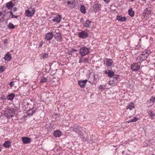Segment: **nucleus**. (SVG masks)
I'll return each mask as SVG.
<instances>
[{
  "mask_svg": "<svg viewBox=\"0 0 155 155\" xmlns=\"http://www.w3.org/2000/svg\"><path fill=\"white\" fill-rule=\"evenodd\" d=\"M129 15L131 17H133L134 16V12L132 10V8H130L128 11Z\"/></svg>",
  "mask_w": 155,
  "mask_h": 155,
  "instance_id": "obj_26",
  "label": "nucleus"
},
{
  "mask_svg": "<svg viewBox=\"0 0 155 155\" xmlns=\"http://www.w3.org/2000/svg\"><path fill=\"white\" fill-rule=\"evenodd\" d=\"M61 132L60 130H57L53 133V135L56 137H59L61 135Z\"/></svg>",
  "mask_w": 155,
  "mask_h": 155,
  "instance_id": "obj_16",
  "label": "nucleus"
},
{
  "mask_svg": "<svg viewBox=\"0 0 155 155\" xmlns=\"http://www.w3.org/2000/svg\"><path fill=\"white\" fill-rule=\"evenodd\" d=\"M71 51H72L73 53H74V52H75V53L77 52L78 51L76 49H74V48L72 49Z\"/></svg>",
  "mask_w": 155,
  "mask_h": 155,
  "instance_id": "obj_40",
  "label": "nucleus"
},
{
  "mask_svg": "<svg viewBox=\"0 0 155 155\" xmlns=\"http://www.w3.org/2000/svg\"><path fill=\"white\" fill-rule=\"evenodd\" d=\"M61 19V17L60 15H57L53 19V21L56 23H59Z\"/></svg>",
  "mask_w": 155,
  "mask_h": 155,
  "instance_id": "obj_15",
  "label": "nucleus"
},
{
  "mask_svg": "<svg viewBox=\"0 0 155 155\" xmlns=\"http://www.w3.org/2000/svg\"><path fill=\"white\" fill-rule=\"evenodd\" d=\"M70 130L71 131L75 132L78 134L81 132L83 130L82 128L80 126L76 124H74L72 127L70 128Z\"/></svg>",
  "mask_w": 155,
  "mask_h": 155,
  "instance_id": "obj_2",
  "label": "nucleus"
},
{
  "mask_svg": "<svg viewBox=\"0 0 155 155\" xmlns=\"http://www.w3.org/2000/svg\"><path fill=\"white\" fill-rule=\"evenodd\" d=\"M22 141L24 144H28L30 142V138L28 137H22Z\"/></svg>",
  "mask_w": 155,
  "mask_h": 155,
  "instance_id": "obj_17",
  "label": "nucleus"
},
{
  "mask_svg": "<svg viewBox=\"0 0 155 155\" xmlns=\"http://www.w3.org/2000/svg\"><path fill=\"white\" fill-rule=\"evenodd\" d=\"M82 132H81L79 134H78L79 136L82 139H83L84 138V137H83V134H82Z\"/></svg>",
  "mask_w": 155,
  "mask_h": 155,
  "instance_id": "obj_39",
  "label": "nucleus"
},
{
  "mask_svg": "<svg viewBox=\"0 0 155 155\" xmlns=\"http://www.w3.org/2000/svg\"><path fill=\"white\" fill-rule=\"evenodd\" d=\"M138 63H135L132 64L131 66V69L133 71H137L139 70L140 65L138 64Z\"/></svg>",
  "mask_w": 155,
  "mask_h": 155,
  "instance_id": "obj_7",
  "label": "nucleus"
},
{
  "mask_svg": "<svg viewBox=\"0 0 155 155\" xmlns=\"http://www.w3.org/2000/svg\"><path fill=\"white\" fill-rule=\"evenodd\" d=\"M5 67L4 66H2L0 67V72H2L4 71Z\"/></svg>",
  "mask_w": 155,
  "mask_h": 155,
  "instance_id": "obj_36",
  "label": "nucleus"
},
{
  "mask_svg": "<svg viewBox=\"0 0 155 155\" xmlns=\"http://www.w3.org/2000/svg\"><path fill=\"white\" fill-rule=\"evenodd\" d=\"M54 35H58L61 33L58 30H55L54 32Z\"/></svg>",
  "mask_w": 155,
  "mask_h": 155,
  "instance_id": "obj_35",
  "label": "nucleus"
},
{
  "mask_svg": "<svg viewBox=\"0 0 155 155\" xmlns=\"http://www.w3.org/2000/svg\"><path fill=\"white\" fill-rule=\"evenodd\" d=\"M131 1L133 2L134 1V0H130Z\"/></svg>",
  "mask_w": 155,
  "mask_h": 155,
  "instance_id": "obj_54",
  "label": "nucleus"
},
{
  "mask_svg": "<svg viewBox=\"0 0 155 155\" xmlns=\"http://www.w3.org/2000/svg\"><path fill=\"white\" fill-rule=\"evenodd\" d=\"M14 5L15 4H13L12 1H10L7 3L6 7L9 9H11Z\"/></svg>",
  "mask_w": 155,
  "mask_h": 155,
  "instance_id": "obj_19",
  "label": "nucleus"
},
{
  "mask_svg": "<svg viewBox=\"0 0 155 155\" xmlns=\"http://www.w3.org/2000/svg\"><path fill=\"white\" fill-rule=\"evenodd\" d=\"M75 0H69L68 2V4H73Z\"/></svg>",
  "mask_w": 155,
  "mask_h": 155,
  "instance_id": "obj_33",
  "label": "nucleus"
},
{
  "mask_svg": "<svg viewBox=\"0 0 155 155\" xmlns=\"http://www.w3.org/2000/svg\"><path fill=\"white\" fill-rule=\"evenodd\" d=\"M1 151V148L0 147V152Z\"/></svg>",
  "mask_w": 155,
  "mask_h": 155,
  "instance_id": "obj_55",
  "label": "nucleus"
},
{
  "mask_svg": "<svg viewBox=\"0 0 155 155\" xmlns=\"http://www.w3.org/2000/svg\"><path fill=\"white\" fill-rule=\"evenodd\" d=\"M115 81L114 80V78H113V80H110V81H109V83H110H110H111V81H113L114 82H115Z\"/></svg>",
  "mask_w": 155,
  "mask_h": 155,
  "instance_id": "obj_51",
  "label": "nucleus"
},
{
  "mask_svg": "<svg viewBox=\"0 0 155 155\" xmlns=\"http://www.w3.org/2000/svg\"><path fill=\"white\" fill-rule=\"evenodd\" d=\"M150 101L153 103L155 102V97H152L150 98Z\"/></svg>",
  "mask_w": 155,
  "mask_h": 155,
  "instance_id": "obj_34",
  "label": "nucleus"
},
{
  "mask_svg": "<svg viewBox=\"0 0 155 155\" xmlns=\"http://www.w3.org/2000/svg\"><path fill=\"white\" fill-rule=\"evenodd\" d=\"M10 15L9 16V17L6 19V20H8V19L10 17Z\"/></svg>",
  "mask_w": 155,
  "mask_h": 155,
  "instance_id": "obj_53",
  "label": "nucleus"
},
{
  "mask_svg": "<svg viewBox=\"0 0 155 155\" xmlns=\"http://www.w3.org/2000/svg\"><path fill=\"white\" fill-rule=\"evenodd\" d=\"M36 109L37 108L36 107H33L27 111V114L29 115L32 116L35 112Z\"/></svg>",
  "mask_w": 155,
  "mask_h": 155,
  "instance_id": "obj_9",
  "label": "nucleus"
},
{
  "mask_svg": "<svg viewBox=\"0 0 155 155\" xmlns=\"http://www.w3.org/2000/svg\"><path fill=\"white\" fill-rule=\"evenodd\" d=\"M148 114L149 115L152 117H153L155 116V114L153 113V112L152 111H149Z\"/></svg>",
  "mask_w": 155,
  "mask_h": 155,
  "instance_id": "obj_31",
  "label": "nucleus"
},
{
  "mask_svg": "<svg viewBox=\"0 0 155 155\" xmlns=\"http://www.w3.org/2000/svg\"><path fill=\"white\" fill-rule=\"evenodd\" d=\"M104 63L107 67H108L112 66L113 61L111 59L106 58L105 61L104 62Z\"/></svg>",
  "mask_w": 155,
  "mask_h": 155,
  "instance_id": "obj_8",
  "label": "nucleus"
},
{
  "mask_svg": "<svg viewBox=\"0 0 155 155\" xmlns=\"http://www.w3.org/2000/svg\"><path fill=\"white\" fill-rule=\"evenodd\" d=\"M6 15V14H3V15L2 16V19H3L5 17V16Z\"/></svg>",
  "mask_w": 155,
  "mask_h": 155,
  "instance_id": "obj_49",
  "label": "nucleus"
},
{
  "mask_svg": "<svg viewBox=\"0 0 155 155\" xmlns=\"http://www.w3.org/2000/svg\"><path fill=\"white\" fill-rule=\"evenodd\" d=\"M151 10L149 9L148 8H146L143 13V14L144 16L145 17H147L150 14Z\"/></svg>",
  "mask_w": 155,
  "mask_h": 155,
  "instance_id": "obj_14",
  "label": "nucleus"
},
{
  "mask_svg": "<svg viewBox=\"0 0 155 155\" xmlns=\"http://www.w3.org/2000/svg\"><path fill=\"white\" fill-rule=\"evenodd\" d=\"M35 12V10L34 8H30L26 11L25 14L27 16L31 17L34 14Z\"/></svg>",
  "mask_w": 155,
  "mask_h": 155,
  "instance_id": "obj_5",
  "label": "nucleus"
},
{
  "mask_svg": "<svg viewBox=\"0 0 155 155\" xmlns=\"http://www.w3.org/2000/svg\"><path fill=\"white\" fill-rule=\"evenodd\" d=\"M1 20V19L0 18V20Z\"/></svg>",
  "mask_w": 155,
  "mask_h": 155,
  "instance_id": "obj_57",
  "label": "nucleus"
},
{
  "mask_svg": "<svg viewBox=\"0 0 155 155\" xmlns=\"http://www.w3.org/2000/svg\"><path fill=\"white\" fill-rule=\"evenodd\" d=\"M42 45H43V42H41L40 44L39 45V47H41Z\"/></svg>",
  "mask_w": 155,
  "mask_h": 155,
  "instance_id": "obj_50",
  "label": "nucleus"
},
{
  "mask_svg": "<svg viewBox=\"0 0 155 155\" xmlns=\"http://www.w3.org/2000/svg\"><path fill=\"white\" fill-rule=\"evenodd\" d=\"M104 73L106 74H108V76L110 78L112 77L114 75V72L110 70H106L105 71Z\"/></svg>",
  "mask_w": 155,
  "mask_h": 155,
  "instance_id": "obj_18",
  "label": "nucleus"
},
{
  "mask_svg": "<svg viewBox=\"0 0 155 155\" xmlns=\"http://www.w3.org/2000/svg\"><path fill=\"white\" fill-rule=\"evenodd\" d=\"M15 111L13 109H7L5 111V116L7 118H10L13 116Z\"/></svg>",
  "mask_w": 155,
  "mask_h": 155,
  "instance_id": "obj_3",
  "label": "nucleus"
},
{
  "mask_svg": "<svg viewBox=\"0 0 155 155\" xmlns=\"http://www.w3.org/2000/svg\"><path fill=\"white\" fill-rule=\"evenodd\" d=\"M79 38H85L88 36V34L87 32L85 31H82L78 34Z\"/></svg>",
  "mask_w": 155,
  "mask_h": 155,
  "instance_id": "obj_6",
  "label": "nucleus"
},
{
  "mask_svg": "<svg viewBox=\"0 0 155 155\" xmlns=\"http://www.w3.org/2000/svg\"><path fill=\"white\" fill-rule=\"evenodd\" d=\"M68 0V1L69 0Z\"/></svg>",
  "mask_w": 155,
  "mask_h": 155,
  "instance_id": "obj_59",
  "label": "nucleus"
},
{
  "mask_svg": "<svg viewBox=\"0 0 155 155\" xmlns=\"http://www.w3.org/2000/svg\"><path fill=\"white\" fill-rule=\"evenodd\" d=\"M110 0H104V1L106 3H108L109 2Z\"/></svg>",
  "mask_w": 155,
  "mask_h": 155,
  "instance_id": "obj_47",
  "label": "nucleus"
},
{
  "mask_svg": "<svg viewBox=\"0 0 155 155\" xmlns=\"http://www.w3.org/2000/svg\"><path fill=\"white\" fill-rule=\"evenodd\" d=\"M12 58V57L9 52H7L4 58L5 60L7 61H10L11 59Z\"/></svg>",
  "mask_w": 155,
  "mask_h": 155,
  "instance_id": "obj_21",
  "label": "nucleus"
},
{
  "mask_svg": "<svg viewBox=\"0 0 155 155\" xmlns=\"http://www.w3.org/2000/svg\"><path fill=\"white\" fill-rule=\"evenodd\" d=\"M84 62H87V63H89L88 59L87 58H84Z\"/></svg>",
  "mask_w": 155,
  "mask_h": 155,
  "instance_id": "obj_41",
  "label": "nucleus"
},
{
  "mask_svg": "<svg viewBox=\"0 0 155 155\" xmlns=\"http://www.w3.org/2000/svg\"><path fill=\"white\" fill-rule=\"evenodd\" d=\"M48 80V78L44 77H42L41 78L40 83H43L46 82Z\"/></svg>",
  "mask_w": 155,
  "mask_h": 155,
  "instance_id": "obj_27",
  "label": "nucleus"
},
{
  "mask_svg": "<svg viewBox=\"0 0 155 155\" xmlns=\"http://www.w3.org/2000/svg\"><path fill=\"white\" fill-rule=\"evenodd\" d=\"M150 53V52L149 51H145L141 55L137 57L136 58V61L137 63H141L146 59Z\"/></svg>",
  "mask_w": 155,
  "mask_h": 155,
  "instance_id": "obj_1",
  "label": "nucleus"
},
{
  "mask_svg": "<svg viewBox=\"0 0 155 155\" xmlns=\"http://www.w3.org/2000/svg\"><path fill=\"white\" fill-rule=\"evenodd\" d=\"M99 89L100 90L104 89L102 85H101L99 87Z\"/></svg>",
  "mask_w": 155,
  "mask_h": 155,
  "instance_id": "obj_43",
  "label": "nucleus"
},
{
  "mask_svg": "<svg viewBox=\"0 0 155 155\" xmlns=\"http://www.w3.org/2000/svg\"><path fill=\"white\" fill-rule=\"evenodd\" d=\"M53 35L52 32L48 33L45 35V39L47 41H50L52 38Z\"/></svg>",
  "mask_w": 155,
  "mask_h": 155,
  "instance_id": "obj_12",
  "label": "nucleus"
},
{
  "mask_svg": "<svg viewBox=\"0 0 155 155\" xmlns=\"http://www.w3.org/2000/svg\"><path fill=\"white\" fill-rule=\"evenodd\" d=\"M117 19L119 21H123L126 19V18L125 17H122L121 15H118L117 17Z\"/></svg>",
  "mask_w": 155,
  "mask_h": 155,
  "instance_id": "obj_22",
  "label": "nucleus"
},
{
  "mask_svg": "<svg viewBox=\"0 0 155 155\" xmlns=\"http://www.w3.org/2000/svg\"><path fill=\"white\" fill-rule=\"evenodd\" d=\"M17 8L16 7H14L13 8V11L15 12L17 11Z\"/></svg>",
  "mask_w": 155,
  "mask_h": 155,
  "instance_id": "obj_48",
  "label": "nucleus"
},
{
  "mask_svg": "<svg viewBox=\"0 0 155 155\" xmlns=\"http://www.w3.org/2000/svg\"><path fill=\"white\" fill-rule=\"evenodd\" d=\"M134 105L133 103L131 102L129 104L127 105V109H130V110H132L133 108H134Z\"/></svg>",
  "mask_w": 155,
  "mask_h": 155,
  "instance_id": "obj_24",
  "label": "nucleus"
},
{
  "mask_svg": "<svg viewBox=\"0 0 155 155\" xmlns=\"http://www.w3.org/2000/svg\"><path fill=\"white\" fill-rule=\"evenodd\" d=\"M8 27L9 29H13L15 26L12 23H10L8 24Z\"/></svg>",
  "mask_w": 155,
  "mask_h": 155,
  "instance_id": "obj_30",
  "label": "nucleus"
},
{
  "mask_svg": "<svg viewBox=\"0 0 155 155\" xmlns=\"http://www.w3.org/2000/svg\"><path fill=\"white\" fill-rule=\"evenodd\" d=\"M3 41L5 44H7L8 43V40L7 39H5Z\"/></svg>",
  "mask_w": 155,
  "mask_h": 155,
  "instance_id": "obj_44",
  "label": "nucleus"
},
{
  "mask_svg": "<svg viewBox=\"0 0 155 155\" xmlns=\"http://www.w3.org/2000/svg\"><path fill=\"white\" fill-rule=\"evenodd\" d=\"M91 21L89 20H87L83 23L84 26L86 27H89L91 26Z\"/></svg>",
  "mask_w": 155,
  "mask_h": 155,
  "instance_id": "obj_20",
  "label": "nucleus"
},
{
  "mask_svg": "<svg viewBox=\"0 0 155 155\" xmlns=\"http://www.w3.org/2000/svg\"><path fill=\"white\" fill-rule=\"evenodd\" d=\"M2 14V12H0V16H1Z\"/></svg>",
  "mask_w": 155,
  "mask_h": 155,
  "instance_id": "obj_52",
  "label": "nucleus"
},
{
  "mask_svg": "<svg viewBox=\"0 0 155 155\" xmlns=\"http://www.w3.org/2000/svg\"><path fill=\"white\" fill-rule=\"evenodd\" d=\"M138 120V119L135 117H134L133 119H131L130 120H129L128 121V123H130V122H135L137 121Z\"/></svg>",
  "mask_w": 155,
  "mask_h": 155,
  "instance_id": "obj_29",
  "label": "nucleus"
},
{
  "mask_svg": "<svg viewBox=\"0 0 155 155\" xmlns=\"http://www.w3.org/2000/svg\"><path fill=\"white\" fill-rule=\"evenodd\" d=\"M10 146V143L8 141H5L3 144V146L6 148H9Z\"/></svg>",
  "mask_w": 155,
  "mask_h": 155,
  "instance_id": "obj_25",
  "label": "nucleus"
},
{
  "mask_svg": "<svg viewBox=\"0 0 155 155\" xmlns=\"http://www.w3.org/2000/svg\"><path fill=\"white\" fill-rule=\"evenodd\" d=\"M87 81V80H85L83 81H78V84L81 87L84 88Z\"/></svg>",
  "mask_w": 155,
  "mask_h": 155,
  "instance_id": "obj_13",
  "label": "nucleus"
},
{
  "mask_svg": "<svg viewBox=\"0 0 155 155\" xmlns=\"http://www.w3.org/2000/svg\"><path fill=\"white\" fill-rule=\"evenodd\" d=\"M94 10L96 12L99 11L101 10V5L99 3L96 2L93 5Z\"/></svg>",
  "mask_w": 155,
  "mask_h": 155,
  "instance_id": "obj_10",
  "label": "nucleus"
},
{
  "mask_svg": "<svg viewBox=\"0 0 155 155\" xmlns=\"http://www.w3.org/2000/svg\"><path fill=\"white\" fill-rule=\"evenodd\" d=\"M118 78V75H116L114 76L113 78L115 81H116Z\"/></svg>",
  "mask_w": 155,
  "mask_h": 155,
  "instance_id": "obj_38",
  "label": "nucleus"
},
{
  "mask_svg": "<svg viewBox=\"0 0 155 155\" xmlns=\"http://www.w3.org/2000/svg\"><path fill=\"white\" fill-rule=\"evenodd\" d=\"M82 62H83L82 59L81 58H80L79 59V63H81Z\"/></svg>",
  "mask_w": 155,
  "mask_h": 155,
  "instance_id": "obj_45",
  "label": "nucleus"
},
{
  "mask_svg": "<svg viewBox=\"0 0 155 155\" xmlns=\"http://www.w3.org/2000/svg\"><path fill=\"white\" fill-rule=\"evenodd\" d=\"M13 83H14V82L12 81V82H11L10 83V85L11 87H12L14 85V84H13Z\"/></svg>",
  "mask_w": 155,
  "mask_h": 155,
  "instance_id": "obj_42",
  "label": "nucleus"
},
{
  "mask_svg": "<svg viewBox=\"0 0 155 155\" xmlns=\"http://www.w3.org/2000/svg\"><path fill=\"white\" fill-rule=\"evenodd\" d=\"M9 13H10L11 15H12L11 18H17L18 16H16V15H13V12H12V11H11Z\"/></svg>",
  "mask_w": 155,
  "mask_h": 155,
  "instance_id": "obj_32",
  "label": "nucleus"
},
{
  "mask_svg": "<svg viewBox=\"0 0 155 155\" xmlns=\"http://www.w3.org/2000/svg\"><path fill=\"white\" fill-rule=\"evenodd\" d=\"M42 56L44 58H46L48 57V55L47 53H45Z\"/></svg>",
  "mask_w": 155,
  "mask_h": 155,
  "instance_id": "obj_37",
  "label": "nucleus"
},
{
  "mask_svg": "<svg viewBox=\"0 0 155 155\" xmlns=\"http://www.w3.org/2000/svg\"><path fill=\"white\" fill-rule=\"evenodd\" d=\"M15 96L14 93H12L8 95L7 97V99L8 100L12 101Z\"/></svg>",
  "mask_w": 155,
  "mask_h": 155,
  "instance_id": "obj_23",
  "label": "nucleus"
},
{
  "mask_svg": "<svg viewBox=\"0 0 155 155\" xmlns=\"http://www.w3.org/2000/svg\"><path fill=\"white\" fill-rule=\"evenodd\" d=\"M80 10L81 12L84 14L86 13L85 7L84 5H81L80 7Z\"/></svg>",
  "mask_w": 155,
  "mask_h": 155,
  "instance_id": "obj_28",
  "label": "nucleus"
},
{
  "mask_svg": "<svg viewBox=\"0 0 155 155\" xmlns=\"http://www.w3.org/2000/svg\"><path fill=\"white\" fill-rule=\"evenodd\" d=\"M151 155H154V154H152Z\"/></svg>",
  "mask_w": 155,
  "mask_h": 155,
  "instance_id": "obj_58",
  "label": "nucleus"
},
{
  "mask_svg": "<svg viewBox=\"0 0 155 155\" xmlns=\"http://www.w3.org/2000/svg\"><path fill=\"white\" fill-rule=\"evenodd\" d=\"M73 52H72V51H69V53H68V54L69 55H72V54H73Z\"/></svg>",
  "mask_w": 155,
  "mask_h": 155,
  "instance_id": "obj_46",
  "label": "nucleus"
},
{
  "mask_svg": "<svg viewBox=\"0 0 155 155\" xmlns=\"http://www.w3.org/2000/svg\"><path fill=\"white\" fill-rule=\"evenodd\" d=\"M142 0L144 1H145L146 0Z\"/></svg>",
  "mask_w": 155,
  "mask_h": 155,
  "instance_id": "obj_56",
  "label": "nucleus"
},
{
  "mask_svg": "<svg viewBox=\"0 0 155 155\" xmlns=\"http://www.w3.org/2000/svg\"><path fill=\"white\" fill-rule=\"evenodd\" d=\"M53 36L58 42L61 41L62 40L63 37L61 33L58 35H54Z\"/></svg>",
  "mask_w": 155,
  "mask_h": 155,
  "instance_id": "obj_11",
  "label": "nucleus"
},
{
  "mask_svg": "<svg viewBox=\"0 0 155 155\" xmlns=\"http://www.w3.org/2000/svg\"><path fill=\"white\" fill-rule=\"evenodd\" d=\"M89 53V50L87 48L83 47L80 50V54L82 56L87 54Z\"/></svg>",
  "mask_w": 155,
  "mask_h": 155,
  "instance_id": "obj_4",
  "label": "nucleus"
}]
</instances>
